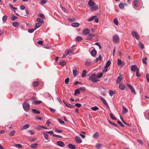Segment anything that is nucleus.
Returning <instances> with one entry per match:
<instances>
[{
    "instance_id": "obj_5",
    "label": "nucleus",
    "mask_w": 149,
    "mask_h": 149,
    "mask_svg": "<svg viewBox=\"0 0 149 149\" xmlns=\"http://www.w3.org/2000/svg\"><path fill=\"white\" fill-rule=\"evenodd\" d=\"M76 142L77 143H80L82 142V141L79 137L78 136H76L75 138Z\"/></svg>"
},
{
    "instance_id": "obj_20",
    "label": "nucleus",
    "mask_w": 149,
    "mask_h": 149,
    "mask_svg": "<svg viewBox=\"0 0 149 149\" xmlns=\"http://www.w3.org/2000/svg\"><path fill=\"white\" fill-rule=\"evenodd\" d=\"M72 26L74 27H77L79 26V24L77 22L72 23Z\"/></svg>"
},
{
    "instance_id": "obj_3",
    "label": "nucleus",
    "mask_w": 149,
    "mask_h": 149,
    "mask_svg": "<svg viewBox=\"0 0 149 149\" xmlns=\"http://www.w3.org/2000/svg\"><path fill=\"white\" fill-rule=\"evenodd\" d=\"M117 64L118 65L123 66H124L125 63L124 62H123L121 60L119 59L117 60Z\"/></svg>"
},
{
    "instance_id": "obj_11",
    "label": "nucleus",
    "mask_w": 149,
    "mask_h": 149,
    "mask_svg": "<svg viewBox=\"0 0 149 149\" xmlns=\"http://www.w3.org/2000/svg\"><path fill=\"white\" fill-rule=\"evenodd\" d=\"M140 1L135 0L134 1V5L136 7H138L139 6Z\"/></svg>"
},
{
    "instance_id": "obj_62",
    "label": "nucleus",
    "mask_w": 149,
    "mask_h": 149,
    "mask_svg": "<svg viewBox=\"0 0 149 149\" xmlns=\"http://www.w3.org/2000/svg\"><path fill=\"white\" fill-rule=\"evenodd\" d=\"M130 89L131 90L132 92L134 94H136V93L135 90V89L133 87Z\"/></svg>"
},
{
    "instance_id": "obj_12",
    "label": "nucleus",
    "mask_w": 149,
    "mask_h": 149,
    "mask_svg": "<svg viewBox=\"0 0 149 149\" xmlns=\"http://www.w3.org/2000/svg\"><path fill=\"white\" fill-rule=\"evenodd\" d=\"M97 54V52L95 49H93L91 52V54L93 56H95Z\"/></svg>"
},
{
    "instance_id": "obj_30",
    "label": "nucleus",
    "mask_w": 149,
    "mask_h": 149,
    "mask_svg": "<svg viewBox=\"0 0 149 149\" xmlns=\"http://www.w3.org/2000/svg\"><path fill=\"white\" fill-rule=\"evenodd\" d=\"M96 17H97V16L96 15L92 16L90 18L88 19L87 20L88 21H93Z\"/></svg>"
},
{
    "instance_id": "obj_22",
    "label": "nucleus",
    "mask_w": 149,
    "mask_h": 149,
    "mask_svg": "<svg viewBox=\"0 0 149 149\" xmlns=\"http://www.w3.org/2000/svg\"><path fill=\"white\" fill-rule=\"evenodd\" d=\"M110 117L113 120H117V118L115 117L114 115L111 113H110Z\"/></svg>"
},
{
    "instance_id": "obj_24",
    "label": "nucleus",
    "mask_w": 149,
    "mask_h": 149,
    "mask_svg": "<svg viewBox=\"0 0 149 149\" xmlns=\"http://www.w3.org/2000/svg\"><path fill=\"white\" fill-rule=\"evenodd\" d=\"M125 88V86L121 84H119V88L121 90H123Z\"/></svg>"
},
{
    "instance_id": "obj_27",
    "label": "nucleus",
    "mask_w": 149,
    "mask_h": 149,
    "mask_svg": "<svg viewBox=\"0 0 149 149\" xmlns=\"http://www.w3.org/2000/svg\"><path fill=\"white\" fill-rule=\"evenodd\" d=\"M73 74L74 76H77L78 74V72L76 70L74 69L73 70Z\"/></svg>"
},
{
    "instance_id": "obj_9",
    "label": "nucleus",
    "mask_w": 149,
    "mask_h": 149,
    "mask_svg": "<svg viewBox=\"0 0 149 149\" xmlns=\"http://www.w3.org/2000/svg\"><path fill=\"white\" fill-rule=\"evenodd\" d=\"M57 145L61 147H63L65 146L64 143L63 142L61 141H58L57 143Z\"/></svg>"
},
{
    "instance_id": "obj_42",
    "label": "nucleus",
    "mask_w": 149,
    "mask_h": 149,
    "mask_svg": "<svg viewBox=\"0 0 149 149\" xmlns=\"http://www.w3.org/2000/svg\"><path fill=\"white\" fill-rule=\"evenodd\" d=\"M113 22L116 25H118V21L117 18H115L113 20Z\"/></svg>"
},
{
    "instance_id": "obj_17",
    "label": "nucleus",
    "mask_w": 149,
    "mask_h": 149,
    "mask_svg": "<svg viewBox=\"0 0 149 149\" xmlns=\"http://www.w3.org/2000/svg\"><path fill=\"white\" fill-rule=\"evenodd\" d=\"M95 3L92 0H90L89 1L88 5L90 6H93L94 5Z\"/></svg>"
},
{
    "instance_id": "obj_44",
    "label": "nucleus",
    "mask_w": 149,
    "mask_h": 149,
    "mask_svg": "<svg viewBox=\"0 0 149 149\" xmlns=\"http://www.w3.org/2000/svg\"><path fill=\"white\" fill-rule=\"evenodd\" d=\"M41 25V24L40 23H37L36 24V27H35L36 29L38 28Z\"/></svg>"
},
{
    "instance_id": "obj_63",
    "label": "nucleus",
    "mask_w": 149,
    "mask_h": 149,
    "mask_svg": "<svg viewBox=\"0 0 149 149\" xmlns=\"http://www.w3.org/2000/svg\"><path fill=\"white\" fill-rule=\"evenodd\" d=\"M42 128V126H41L40 125H39L38 126L36 127V129L37 130H40Z\"/></svg>"
},
{
    "instance_id": "obj_7",
    "label": "nucleus",
    "mask_w": 149,
    "mask_h": 149,
    "mask_svg": "<svg viewBox=\"0 0 149 149\" xmlns=\"http://www.w3.org/2000/svg\"><path fill=\"white\" fill-rule=\"evenodd\" d=\"M137 69H139V68L135 65H133L131 66V69L132 71L135 72V71H136L137 70Z\"/></svg>"
},
{
    "instance_id": "obj_2",
    "label": "nucleus",
    "mask_w": 149,
    "mask_h": 149,
    "mask_svg": "<svg viewBox=\"0 0 149 149\" xmlns=\"http://www.w3.org/2000/svg\"><path fill=\"white\" fill-rule=\"evenodd\" d=\"M23 107L24 110L26 111H29L30 108L29 104L26 103V102L23 103Z\"/></svg>"
},
{
    "instance_id": "obj_15",
    "label": "nucleus",
    "mask_w": 149,
    "mask_h": 149,
    "mask_svg": "<svg viewBox=\"0 0 149 149\" xmlns=\"http://www.w3.org/2000/svg\"><path fill=\"white\" fill-rule=\"evenodd\" d=\"M123 78L122 75H120L117 78L116 80V83H119L121 81L122 79Z\"/></svg>"
},
{
    "instance_id": "obj_21",
    "label": "nucleus",
    "mask_w": 149,
    "mask_h": 149,
    "mask_svg": "<svg viewBox=\"0 0 149 149\" xmlns=\"http://www.w3.org/2000/svg\"><path fill=\"white\" fill-rule=\"evenodd\" d=\"M19 23L18 22H15L13 23V26L15 27H17L19 25Z\"/></svg>"
},
{
    "instance_id": "obj_28",
    "label": "nucleus",
    "mask_w": 149,
    "mask_h": 149,
    "mask_svg": "<svg viewBox=\"0 0 149 149\" xmlns=\"http://www.w3.org/2000/svg\"><path fill=\"white\" fill-rule=\"evenodd\" d=\"M32 112L34 113H35L36 114H39L40 113V111H39L35 109H32Z\"/></svg>"
},
{
    "instance_id": "obj_38",
    "label": "nucleus",
    "mask_w": 149,
    "mask_h": 149,
    "mask_svg": "<svg viewBox=\"0 0 149 149\" xmlns=\"http://www.w3.org/2000/svg\"><path fill=\"white\" fill-rule=\"evenodd\" d=\"M14 146L18 148H20L22 147V145L20 144H14Z\"/></svg>"
},
{
    "instance_id": "obj_23",
    "label": "nucleus",
    "mask_w": 149,
    "mask_h": 149,
    "mask_svg": "<svg viewBox=\"0 0 149 149\" xmlns=\"http://www.w3.org/2000/svg\"><path fill=\"white\" fill-rule=\"evenodd\" d=\"M30 126V125L28 124H26L24 125L22 128L23 130H25L29 128Z\"/></svg>"
},
{
    "instance_id": "obj_14",
    "label": "nucleus",
    "mask_w": 149,
    "mask_h": 149,
    "mask_svg": "<svg viewBox=\"0 0 149 149\" xmlns=\"http://www.w3.org/2000/svg\"><path fill=\"white\" fill-rule=\"evenodd\" d=\"M99 136V133L97 132L94 133L93 135V138L94 139H97Z\"/></svg>"
},
{
    "instance_id": "obj_39",
    "label": "nucleus",
    "mask_w": 149,
    "mask_h": 149,
    "mask_svg": "<svg viewBox=\"0 0 149 149\" xmlns=\"http://www.w3.org/2000/svg\"><path fill=\"white\" fill-rule=\"evenodd\" d=\"M12 16L11 17V19L13 21L15 20L17 18V17L14 15L13 14L12 15Z\"/></svg>"
},
{
    "instance_id": "obj_1",
    "label": "nucleus",
    "mask_w": 149,
    "mask_h": 149,
    "mask_svg": "<svg viewBox=\"0 0 149 149\" xmlns=\"http://www.w3.org/2000/svg\"><path fill=\"white\" fill-rule=\"evenodd\" d=\"M96 77V74L95 73L93 74L89 78V79L90 80L93 82H96L98 81V79H97Z\"/></svg>"
},
{
    "instance_id": "obj_6",
    "label": "nucleus",
    "mask_w": 149,
    "mask_h": 149,
    "mask_svg": "<svg viewBox=\"0 0 149 149\" xmlns=\"http://www.w3.org/2000/svg\"><path fill=\"white\" fill-rule=\"evenodd\" d=\"M92 63L89 60H86L85 63V65L86 66H90L92 65Z\"/></svg>"
},
{
    "instance_id": "obj_34",
    "label": "nucleus",
    "mask_w": 149,
    "mask_h": 149,
    "mask_svg": "<svg viewBox=\"0 0 149 149\" xmlns=\"http://www.w3.org/2000/svg\"><path fill=\"white\" fill-rule=\"evenodd\" d=\"M42 102L40 100L34 101H33V103L35 104H38Z\"/></svg>"
},
{
    "instance_id": "obj_36",
    "label": "nucleus",
    "mask_w": 149,
    "mask_h": 149,
    "mask_svg": "<svg viewBox=\"0 0 149 149\" xmlns=\"http://www.w3.org/2000/svg\"><path fill=\"white\" fill-rule=\"evenodd\" d=\"M91 109L93 111H96L99 109V108L97 106L91 107Z\"/></svg>"
},
{
    "instance_id": "obj_57",
    "label": "nucleus",
    "mask_w": 149,
    "mask_h": 149,
    "mask_svg": "<svg viewBox=\"0 0 149 149\" xmlns=\"http://www.w3.org/2000/svg\"><path fill=\"white\" fill-rule=\"evenodd\" d=\"M15 133V132L14 131H11L9 134V136H13Z\"/></svg>"
},
{
    "instance_id": "obj_8",
    "label": "nucleus",
    "mask_w": 149,
    "mask_h": 149,
    "mask_svg": "<svg viewBox=\"0 0 149 149\" xmlns=\"http://www.w3.org/2000/svg\"><path fill=\"white\" fill-rule=\"evenodd\" d=\"M100 100L103 103L106 105L107 106H108V104L106 100L102 96L100 97Z\"/></svg>"
},
{
    "instance_id": "obj_25",
    "label": "nucleus",
    "mask_w": 149,
    "mask_h": 149,
    "mask_svg": "<svg viewBox=\"0 0 149 149\" xmlns=\"http://www.w3.org/2000/svg\"><path fill=\"white\" fill-rule=\"evenodd\" d=\"M28 132L31 135L34 134L35 132L34 130H28Z\"/></svg>"
},
{
    "instance_id": "obj_54",
    "label": "nucleus",
    "mask_w": 149,
    "mask_h": 149,
    "mask_svg": "<svg viewBox=\"0 0 149 149\" xmlns=\"http://www.w3.org/2000/svg\"><path fill=\"white\" fill-rule=\"evenodd\" d=\"M101 145L99 143H97L96 144V147L98 149H99L101 148Z\"/></svg>"
},
{
    "instance_id": "obj_19",
    "label": "nucleus",
    "mask_w": 149,
    "mask_h": 149,
    "mask_svg": "<svg viewBox=\"0 0 149 149\" xmlns=\"http://www.w3.org/2000/svg\"><path fill=\"white\" fill-rule=\"evenodd\" d=\"M119 40V38H113V41L116 43H118Z\"/></svg>"
},
{
    "instance_id": "obj_13",
    "label": "nucleus",
    "mask_w": 149,
    "mask_h": 149,
    "mask_svg": "<svg viewBox=\"0 0 149 149\" xmlns=\"http://www.w3.org/2000/svg\"><path fill=\"white\" fill-rule=\"evenodd\" d=\"M89 30L88 28H86L85 29H84L82 31L83 33L84 34H88L89 33Z\"/></svg>"
},
{
    "instance_id": "obj_55",
    "label": "nucleus",
    "mask_w": 149,
    "mask_h": 149,
    "mask_svg": "<svg viewBox=\"0 0 149 149\" xmlns=\"http://www.w3.org/2000/svg\"><path fill=\"white\" fill-rule=\"evenodd\" d=\"M103 75V74L102 73H99L97 76V78H100Z\"/></svg>"
},
{
    "instance_id": "obj_33",
    "label": "nucleus",
    "mask_w": 149,
    "mask_h": 149,
    "mask_svg": "<svg viewBox=\"0 0 149 149\" xmlns=\"http://www.w3.org/2000/svg\"><path fill=\"white\" fill-rule=\"evenodd\" d=\"M59 65L62 66H64L66 64V62L65 61H61L59 63Z\"/></svg>"
},
{
    "instance_id": "obj_58",
    "label": "nucleus",
    "mask_w": 149,
    "mask_h": 149,
    "mask_svg": "<svg viewBox=\"0 0 149 149\" xmlns=\"http://www.w3.org/2000/svg\"><path fill=\"white\" fill-rule=\"evenodd\" d=\"M49 110L52 113H54L56 111L55 109H53L51 108H50Z\"/></svg>"
},
{
    "instance_id": "obj_32",
    "label": "nucleus",
    "mask_w": 149,
    "mask_h": 149,
    "mask_svg": "<svg viewBox=\"0 0 149 149\" xmlns=\"http://www.w3.org/2000/svg\"><path fill=\"white\" fill-rule=\"evenodd\" d=\"M80 93L79 89H76V90H75L74 95H76L77 94H79Z\"/></svg>"
},
{
    "instance_id": "obj_46",
    "label": "nucleus",
    "mask_w": 149,
    "mask_h": 149,
    "mask_svg": "<svg viewBox=\"0 0 149 149\" xmlns=\"http://www.w3.org/2000/svg\"><path fill=\"white\" fill-rule=\"evenodd\" d=\"M109 92V95L111 97L113 96V95L115 93H114L113 91L111 90H110Z\"/></svg>"
},
{
    "instance_id": "obj_51",
    "label": "nucleus",
    "mask_w": 149,
    "mask_h": 149,
    "mask_svg": "<svg viewBox=\"0 0 149 149\" xmlns=\"http://www.w3.org/2000/svg\"><path fill=\"white\" fill-rule=\"evenodd\" d=\"M111 62L110 61H108L106 65V66L109 67L111 64Z\"/></svg>"
},
{
    "instance_id": "obj_56",
    "label": "nucleus",
    "mask_w": 149,
    "mask_h": 149,
    "mask_svg": "<svg viewBox=\"0 0 149 149\" xmlns=\"http://www.w3.org/2000/svg\"><path fill=\"white\" fill-rule=\"evenodd\" d=\"M139 69H137V70L136 71V76L138 77H140V75L139 73Z\"/></svg>"
},
{
    "instance_id": "obj_49",
    "label": "nucleus",
    "mask_w": 149,
    "mask_h": 149,
    "mask_svg": "<svg viewBox=\"0 0 149 149\" xmlns=\"http://www.w3.org/2000/svg\"><path fill=\"white\" fill-rule=\"evenodd\" d=\"M43 134H44V137L45 139L46 140H48V135L45 133H44L43 132Z\"/></svg>"
},
{
    "instance_id": "obj_61",
    "label": "nucleus",
    "mask_w": 149,
    "mask_h": 149,
    "mask_svg": "<svg viewBox=\"0 0 149 149\" xmlns=\"http://www.w3.org/2000/svg\"><path fill=\"white\" fill-rule=\"evenodd\" d=\"M79 90L82 91H84L86 89V88L85 87H81L79 88Z\"/></svg>"
},
{
    "instance_id": "obj_52",
    "label": "nucleus",
    "mask_w": 149,
    "mask_h": 149,
    "mask_svg": "<svg viewBox=\"0 0 149 149\" xmlns=\"http://www.w3.org/2000/svg\"><path fill=\"white\" fill-rule=\"evenodd\" d=\"M147 60V58L146 57H145L143 58V62L144 64H146L147 62L146 61Z\"/></svg>"
},
{
    "instance_id": "obj_40",
    "label": "nucleus",
    "mask_w": 149,
    "mask_h": 149,
    "mask_svg": "<svg viewBox=\"0 0 149 149\" xmlns=\"http://www.w3.org/2000/svg\"><path fill=\"white\" fill-rule=\"evenodd\" d=\"M86 74V70H84L83 71L82 74L81 76L82 77H84Z\"/></svg>"
},
{
    "instance_id": "obj_41",
    "label": "nucleus",
    "mask_w": 149,
    "mask_h": 149,
    "mask_svg": "<svg viewBox=\"0 0 149 149\" xmlns=\"http://www.w3.org/2000/svg\"><path fill=\"white\" fill-rule=\"evenodd\" d=\"M36 29L35 28H34L33 29H29L28 30V31L30 33H33L35 30Z\"/></svg>"
},
{
    "instance_id": "obj_48",
    "label": "nucleus",
    "mask_w": 149,
    "mask_h": 149,
    "mask_svg": "<svg viewBox=\"0 0 149 149\" xmlns=\"http://www.w3.org/2000/svg\"><path fill=\"white\" fill-rule=\"evenodd\" d=\"M38 16L42 19H44L45 18V15L43 14L42 13H40L38 14Z\"/></svg>"
},
{
    "instance_id": "obj_59",
    "label": "nucleus",
    "mask_w": 149,
    "mask_h": 149,
    "mask_svg": "<svg viewBox=\"0 0 149 149\" xmlns=\"http://www.w3.org/2000/svg\"><path fill=\"white\" fill-rule=\"evenodd\" d=\"M108 67L105 66L104 68V69L103 70V72H106L108 70Z\"/></svg>"
},
{
    "instance_id": "obj_45",
    "label": "nucleus",
    "mask_w": 149,
    "mask_h": 149,
    "mask_svg": "<svg viewBox=\"0 0 149 149\" xmlns=\"http://www.w3.org/2000/svg\"><path fill=\"white\" fill-rule=\"evenodd\" d=\"M108 122L109 123H110V124H111L113 125H114V126H116L117 127H119V126L118 125L112 123L111 121H109Z\"/></svg>"
},
{
    "instance_id": "obj_4",
    "label": "nucleus",
    "mask_w": 149,
    "mask_h": 149,
    "mask_svg": "<svg viewBox=\"0 0 149 149\" xmlns=\"http://www.w3.org/2000/svg\"><path fill=\"white\" fill-rule=\"evenodd\" d=\"M63 102L64 103L65 106L66 107H68L70 108H74V105H71L70 104L68 103L67 102H66L64 100L63 101Z\"/></svg>"
},
{
    "instance_id": "obj_37",
    "label": "nucleus",
    "mask_w": 149,
    "mask_h": 149,
    "mask_svg": "<svg viewBox=\"0 0 149 149\" xmlns=\"http://www.w3.org/2000/svg\"><path fill=\"white\" fill-rule=\"evenodd\" d=\"M37 21L38 22H40L42 23H43L44 22V21H43V20H42L40 18H39V17L37 18Z\"/></svg>"
},
{
    "instance_id": "obj_29",
    "label": "nucleus",
    "mask_w": 149,
    "mask_h": 149,
    "mask_svg": "<svg viewBox=\"0 0 149 149\" xmlns=\"http://www.w3.org/2000/svg\"><path fill=\"white\" fill-rule=\"evenodd\" d=\"M98 7L97 5H95L93 7L91 8V10H96L98 9Z\"/></svg>"
},
{
    "instance_id": "obj_10",
    "label": "nucleus",
    "mask_w": 149,
    "mask_h": 149,
    "mask_svg": "<svg viewBox=\"0 0 149 149\" xmlns=\"http://www.w3.org/2000/svg\"><path fill=\"white\" fill-rule=\"evenodd\" d=\"M127 4L125 3H120L119 5V7L120 9H123L125 6H127Z\"/></svg>"
},
{
    "instance_id": "obj_60",
    "label": "nucleus",
    "mask_w": 149,
    "mask_h": 149,
    "mask_svg": "<svg viewBox=\"0 0 149 149\" xmlns=\"http://www.w3.org/2000/svg\"><path fill=\"white\" fill-rule=\"evenodd\" d=\"M41 4H45L47 2V1L46 0H40Z\"/></svg>"
},
{
    "instance_id": "obj_43",
    "label": "nucleus",
    "mask_w": 149,
    "mask_h": 149,
    "mask_svg": "<svg viewBox=\"0 0 149 149\" xmlns=\"http://www.w3.org/2000/svg\"><path fill=\"white\" fill-rule=\"evenodd\" d=\"M70 81V78L69 77H67L65 79V83L66 84H68Z\"/></svg>"
},
{
    "instance_id": "obj_16",
    "label": "nucleus",
    "mask_w": 149,
    "mask_h": 149,
    "mask_svg": "<svg viewBox=\"0 0 149 149\" xmlns=\"http://www.w3.org/2000/svg\"><path fill=\"white\" fill-rule=\"evenodd\" d=\"M131 34L132 36L134 37H138L139 36L137 33L135 31H132Z\"/></svg>"
},
{
    "instance_id": "obj_50",
    "label": "nucleus",
    "mask_w": 149,
    "mask_h": 149,
    "mask_svg": "<svg viewBox=\"0 0 149 149\" xmlns=\"http://www.w3.org/2000/svg\"><path fill=\"white\" fill-rule=\"evenodd\" d=\"M39 84V82L38 81H35L33 83V85L34 87H36Z\"/></svg>"
},
{
    "instance_id": "obj_35",
    "label": "nucleus",
    "mask_w": 149,
    "mask_h": 149,
    "mask_svg": "<svg viewBox=\"0 0 149 149\" xmlns=\"http://www.w3.org/2000/svg\"><path fill=\"white\" fill-rule=\"evenodd\" d=\"M128 110L125 107H123V109L122 110V112L124 113H125L127 112Z\"/></svg>"
},
{
    "instance_id": "obj_31",
    "label": "nucleus",
    "mask_w": 149,
    "mask_h": 149,
    "mask_svg": "<svg viewBox=\"0 0 149 149\" xmlns=\"http://www.w3.org/2000/svg\"><path fill=\"white\" fill-rule=\"evenodd\" d=\"M7 16L6 15H5L3 17L2 20L4 22H6L7 19Z\"/></svg>"
},
{
    "instance_id": "obj_26",
    "label": "nucleus",
    "mask_w": 149,
    "mask_h": 149,
    "mask_svg": "<svg viewBox=\"0 0 149 149\" xmlns=\"http://www.w3.org/2000/svg\"><path fill=\"white\" fill-rule=\"evenodd\" d=\"M38 146L37 143L32 144L31 145V147L32 148H35L37 147Z\"/></svg>"
},
{
    "instance_id": "obj_18",
    "label": "nucleus",
    "mask_w": 149,
    "mask_h": 149,
    "mask_svg": "<svg viewBox=\"0 0 149 149\" xmlns=\"http://www.w3.org/2000/svg\"><path fill=\"white\" fill-rule=\"evenodd\" d=\"M68 147L71 149H75L76 148L75 146L71 144H69L68 146Z\"/></svg>"
},
{
    "instance_id": "obj_53",
    "label": "nucleus",
    "mask_w": 149,
    "mask_h": 149,
    "mask_svg": "<svg viewBox=\"0 0 149 149\" xmlns=\"http://www.w3.org/2000/svg\"><path fill=\"white\" fill-rule=\"evenodd\" d=\"M82 40V38H76V41L79 42Z\"/></svg>"
},
{
    "instance_id": "obj_47",
    "label": "nucleus",
    "mask_w": 149,
    "mask_h": 149,
    "mask_svg": "<svg viewBox=\"0 0 149 149\" xmlns=\"http://www.w3.org/2000/svg\"><path fill=\"white\" fill-rule=\"evenodd\" d=\"M139 45L141 49H143L144 48L143 45L141 42H139Z\"/></svg>"
},
{
    "instance_id": "obj_64",
    "label": "nucleus",
    "mask_w": 149,
    "mask_h": 149,
    "mask_svg": "<svg viewBox=\"0 0 149 149\" xmlns=\"http://www.w3.org/2000/svg\"><path fill=\"white\" fill-rule=\"evenodd\" d=\"M146 77L148 82H149V75L148 73L146 74Z\"/></svg>"
}]
</instances>
